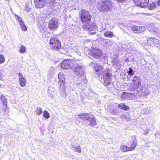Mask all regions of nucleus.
<instances>
[{"mask_svg": "<svg viewBox=\"0 0 160 160\" xmlns=\"http://www.w3.org/2000/svg\"><path fill=\"white\" fill-rule=\"evenodd\" d=\"M132 81L133 82V85L130 86L129 89L136 94L142 92L145 87L144 85L141 84L142 81L139 76L134 77Z\"/></svg>", "mask_w": 160, "mask_h": 160, "instance_id": "1", "label": "nucleus"}, {"mask_svg": "<svg viewBox=\"0 0 160 160\" xmlns=\"http://www.w3.org/2000/svg\"><path fill=\"white\" fill-rule=\"evenodd\" d=\"M78 117L83 121H87V124L92 127H94L96 124V119L94 116L90 113H81L78 115Z\"/></svg>", "mask_w": 160, "mask_h": 160, "instance_id": "2", "label": "nucleus"}, {"mask_svg": "<svg viewBox=\"0 0 160 160\" xmlns=\"http://www.w3.org/2000/svg\"><path fill=\"white\" fill-rule=\"evenodd\" d=\"M75 69L74 70V72L77 76L83 78V82L85 83L87 82V80L85 76H83L84 72V68L83 67L82 64L79 62L76 61L74 66Z\"/></svg>", "mask_w": 160, "mask_h": 160, "instance_id": "3", "label": "nucleus"}, {"mask_svg": "<svg viewBox=\"0 0 160 160\" xmlns=\"http://www.w3.org/2000/svg\"><path fill=\"white\" fill-rule=\"evenodd\" d=\"M112 3L110 1H106L99 2L98 9L101 12H105L112 9Z\"/></svg>", "mask_w": 160, "mask_h": 160, "instance_id": "4", "label": "nucleus"}, {"mask_svg": "<svg viewBox=\"0 0 160 160\" xmlns=\"http://www.w3.org/2000/svg\"><path fill=\"white\" fill-rule=\"evenodd\" d=\"M79 14L80 19L84 25H88L90 22L92 17L89 12L82 9L81 10Z\"/></svg>", "mask_w": 160, "mask_h": 160, "instance_id": "5", "label": "nucleus"}, {"mask_svg": "<svg viewBox=\"0 0 160 160\" xmlns=\"http://www.w3.org/2000/svg\"><path fill=\"white\" fill-rule=\"evenodd\" d=\"M75 60H66L62 62L61 65V68L63 69L72 68L74 67L75 63L76 62Z\"/></svg>", "mask_w": 160, "mask_h": 160, "instance_id": "6", "label": "nucleus"}, {"mask_svg": "<svg viewBox=\"0 0 160 160\" xmlns=\"http://www.w3.org/2000/svg\"><path fill=\"white\" fill-rule=\"evenodd\" d=\"M49 43L51 45H52V47L55 50H58L61 48V42L57 37L51 38Z\"/></svg>", "mask_w": 160, "mask_h": 160, "instance_id": "7", "label": "nucleus"}, {"mask_svg": "<svg viewBox=\"0 0 160 160\" xmlns=\"http://www.w3.org/2000/svg\"><path fill=\"white\" fill-rule=\"evenodd\" d=\"M59 23L57 19L52 18L49 21L48 23V27L51 30H57L59 26Z\"/></svg>", "mask_w": 160, "mask_h": 160, "instance_id": "8", "label": "nucleus"}, {"mask_svg": "<svg viewBox=\"0 0 160 160\" xmlns=\"http://www.w3.org/2000/svg\"><path fill=\"white\" fill-rule=\"evenodd\" d=\"M83 28L84 30L88 31L90 34L93 35L96 33L97 28L94 23H92L90 25H84Z\"/></svg>", "mask_w": 160, "mask_h": 160, "instance_id": "9", "label": "nucleus"}, {"mask_svg": "<svg viewBox=\"0 0 160 160\" xmlns=\"http://www.w3.org/2000/svg\"><path fill=\"white\" fill-rule=\"evenodd\" d=\"M112 77L111 71L110 70H109L105 72V75L103 77V79L107 85H108L110 83Z\"/></svg>", "mask_w": 160, "mask_h": 160, "instance_id": "10", "label": "nucleus"}, {"mask_svg": "<svg viewBox=\"0 0 160 160\" xmlns=\"http://www.w3.org/2000/svg\"><path fill=\"white\" fill-rule=\"evenodd\" d=\"M102 52L98 48H95L91 52V56L95 58H99L102 55Z\"/></svg>", "mask_w": 160, "mask_h": 160, "instance_id": "11", "label": "nucleus"}, {"mask_svg": "<svg viewBox=\"0 0 160 160\" xmlns=\"http://www.w3.org/2000/svg\"><path fill=\"white\" fill-rule=\"evenodd\" d=\"M131 28L132 31L137 33H141L144 32L146 30L144 27H138L134 25H131Z\"/></svg>", "mask_w": 160, "mask_h": 160, "instance_id": "12", "label": "nucleus"}, {"mask_svg": "<svg viewBox=\"0 0 160 160\" xmlns=\"http://www.w3.org/2000/svg\"><path fill=\"white\" fill-rule=\"evenodd\" d=\"M137 5L142 8H144L147 6L149 0H134Z\"/></svg>", "mask_w": 160, "mask_h": 160, "instance_id": "13", "label": "nucleus"}, {"mask_svg": "<svg viewBox=\"0 0 160 160\" xmlns=\"http://www.w3.org/2000/svg\"><path fill=\"white\" fill-rule=\"evenodd\" d=\"M148 43L150 45H153L158 47L159 43L158 40L153 38H149L148 40Z\"/></svg>", "mask_w": 160, "mask_h": 160, "instance_id": "14", "label": "nucleus"}, {"mask_svg": "<svg viewBox=\"0 0 160 160\" xmlns=\"http://www.w3.org/2000/svg\"><path fill=\"white\" fill-rule=\"evenodd\" d=\"M35 7L36 8H41L44 6L45 0H35Z\"/></svg>", "mask_w": 160, "mask_h": 160, "instance_id": "15", "label": "nucleus"}, {"mask_svg": "<svg viewBox=\"0 0 160 160\" xmlns=\"http://www.w3.org/2000/svg\"><path fill=\"white\" fill-rule=\"evenodd\" d=\"M18 74L19 77V80L20 85L22 87H25L26 83V79L21 73L19 72L18 73Z\"/></svg>", "mask_w": 160, "mask_h": 160, "instance_id": "16", "label": "nucleus"}, {"mask_svg": "<svg viewBox=\"0 0 160 160\" xmlns=\"http://www.w3.org/2000/svg\"><path fill=\"white\" fill-rule=\"evenodd\" d=\"M148 28L150 31L154 32L155 33H154V34H159L160 30H158L157 28L156 27L155 25L153 23L150 24L148 26Z\"/></svg>", "mask_w": 160, "mask_h": 160, "instance_id": "17", "label": "nucleus"}, {"mask_svg": "<svg viewBox=\"0 0 160 160\" xmlns=\"http://www.w3.org/2000/svg\"><path fill=\"white\" fill-rule=\"evenodd\" d=\"M132 93H126L123 92V94L122 95V98L126 99H130L132 98Z\"/></svg>", "mask_w": 160, "mask_h": 160, "instance_id": "18", "label": "nucleus"}, {"mask_svg": "<svg viewBox=\"0 0 160 160\" xmlns=\"http://www.w3.org/2000/svg\"><path fill=\"white\" fill-rule=\"evenodd\" d=\"M94 69L96 72H98L102 70V67L99 64L96 63L94 65Z\"/></svg>", "mask_w": 160, "mask_h": 160, "instance_id": "19", "label": "nucleus"}, {"mask_svg": "<svg viewBox=\"0 0 160 160\" xmlns=\"http://www.w3.org/2000/svg\"><path fill=\"white\" fill-rule=\"evenodd\" d=\"M58 78L59 80V83L63 82L65 80V78L63 73L62 72L59 73L58 74Z\"/></svg>", "mask_w": 160, "mask_h": 160, "instance_id": "20", "label": "nucleus"}, {"mask_svg": "<svg viewBox=\"0 0 160 160\" xmlns=\"http://www.w3.org/2000/svg\"><path fill=\"white\" fill-rule=\"evenodd\" d=\"M137 145V141L135 140H133L130 147H129V150L130 151H133L134 149Z\"/></svg>", "mask_w": 160, "mask_h": 160, "instance_id": "21", "label": "nucleus"}, {"mask_svg": "<svg viewBox=\"0 0 160 160\" xmlns=\"http://www.w3.org/2000/svg\"><path fill=\"white\" fill-rule=\"evenodd\" d=\"M118 107L120 109L125 110H128L129 109V107L126 105L125 103H123L119 104Z\"/></svg>", "mask_w": 160, "mask_h": 160, "instance_id": "22", "label": "nucleus"}, {"mask_svg": "<svg viewBox=\"0 0 160 160\" xmlns=\"http://www.w3.org/2000/svg\"><path fill=\"white\" fill-rule=\"evenodd\" d=\"M104 36L106 37H109L110 38H112L113 36H115L113 34L112 32L110 31H106L104 32Z\"/></svg>", "mask_w": 160, "mask_h": 160, "instance_id": "23", "label": "nucleus"}, {"mask_svg": "<svg viewBox=\"0 0 160 160\" xmlns=\"http://www.w3.org/2000/svg\"><path fill=\"white\" fill-rule=\"evenodd\" d=\"M56 71L55 69L53 67H50L48 71V74L50 75H53Z\"/></svg>", "mask_w": 160, "mask_h": 160, "instance_id": "24", "label": "nucleus"}, {"mask_svg": "<svg viewBox=\"0 0 160 160\" xmlns=\"http://www.w3.org/2000/svg\"><path fill=\"white\" fill-rule=\"evenodd\" d=\"M121 149L122 151L124 152L130 151L129 148V147H128L127 146L123 145L121 146Z\"/></svg>", "mask_w": 160, "mask_h": 160, "instance_id": "25", "label": "nucleus"}, {"mask_svg": "<svg viewBox=\"0 0 160 160\" xmlns=\"http://www.w3.org/2000/svg\"><path fill=\"white\" fill-rule=\"evenodd\" d=\"M43 117L46 119H48L50 115L48 112L46 110H45L43 113Z\"/></svg>", "mask_w": 160, "mask_h": 160, "instance_id": "26", "label": "nucleus"}, {"mask_svg": "<svg viewBox=\"0 0 160 160\" xmlns=\"http://www.w3.org/2000/svg\"><path fill=\"white\" fill-rule=\"evenodd\" d=\"M112 108H112L110 110L109 112L112 115H115L118 112L117 108H115L114 107H113Z\"/></svg>", "mask_w": 160, "mask_h": 160, "instance_id": "27", "label": "nucleus"}, {"mask_svg": "<svg viewBox=\"0 0 160 160\" xmlns=\"http://www.w3.org/2000/svg\"><path fill=\"white\" fill-rule=\"evenodd\" d=\"M73 148L74 149V150L76 152H77L79 153L81 152V148L80 146H78L76 147V146H73Z\"/></svg>", "mask_w": 160, "mask_h": 160, "instance_id": "28", "label": "nucleus"}, {"mask_svg": "<svg viewBox=\"0 0 160 160\" xmlns=\"http://www.w3.org/2000/svg\"><path fill=\"white\" fill-rule=\"evenodd\" d=\"M0 99L3 103H7V101L5 97L3 95L0 96Z\"/></svg>", "mask_w": 160, "mask_h": 160, "instance_id": "29", "label": "nucleus"}, {"mask_svg": "<svg viewBox=\"0 0 160 160\" xmlns=\"http://www.w3.org/2000/svg\"><path fill=\"white\" fill-rule=\"evenodd\" d=\"M156 7V5L154 3L152 2V3H150L148 5V8L150 10H152Z\"/></svg>", "mask_w": 160, "mask_h": 160, "instance_id": "30", "label": "nucleus"}, {"mask_svg": "<svg viewBox=\"0 0 160 160\" xmlns=\"http://www.w3.org/2000/svg\"><path fill=\"white\" fill-rule=\"evenodd\" d=\"M36 114L38 115H40L41 113L42 112V108H37L36 111H35Z\"/></svg>", "mask_w": 160, "mask_h": 160, "instance_id": "31", "label": "nucleus"}, {"mask_svg": "<svg viewBox=\"0 0 160 160\" xmlns=\"http://www.w3.org/2000/svg\"><path fill=\"white\" fill-rule=\"evenodd\" d=\"M20 25L21 28L23 31H27V28L23 22H21Z\"/></svg>", "mask_w": 160, "mask_h": 160, "instance_id": "32", "label": "nucleus"}, {"mask_svg": "<svg viewBox=\"0 0 160 160\" xmlns=\"http://www.w3.org/2000/svg\"><path fill=\"white\" fill-rule=\"evenodd\" d=\"M19 51L21 53H23L25 52L26 48L23 45H21Z\"/></svg>", "mask_w": 160, "mask_h": 160, "instance_id": "33", "label": "nucleus"}, {"mask_svg": "<svg viewBox=\"0 0 160 160\" xmlns=\"http://www.w3.org/2000/svg\"><path fill=\"white\" fill-rule=\"evenodd\" d=\"M128 75L132 76L134 74V71L132 68H129V70L128 71Z\"/></svg>", "mask_w": 160, "mask_h": 160, "instance_id": "34", "label": "nucleus"}, {"mask_svg": "<svg viewBox=\"0 0 160 160\" xmlns=\"http://www.w3.org/2000/svg\"><path fill=\"white\" fill-rule=\"evenodd\" d=\"M5 61V58L3 55H0V64L4 63Z\"/></svg>", "mask_w": 160, "mask_h": 160, "instance_id": "35", "label": "nucleus"}, {"mask_svg": "<svg viewBox=\"0 0 160 160\" xmlns=\"http://www.w3.org/2000/svg\"><path fill=\"white\" fill-rule=\"evenodd\" d=\"M8 110L7 103H3V108L2 110L5 112Z\"/></svg>", "mask_w": 160, "mask_h": 160, "instance_id": "36", "label": "nucleus"}, {"mask_svg": "<svg viewBox=\"0 0 160 160\" xmlns=\"http://www.w3.org/2000/svg\"><path fill=\"white\" fill-rule=\"evenodd\" d=\"M16 16L17 17L16 18H17V19L18 21L19 22V24H21V22H23V21H22V19L20 17L18 16H17V15H16Z\"/></svg>", "mask_w": 160, "mask_h": 160, "instance_id": "37", "label": "nucleus"}, {"mask_svg": "<svg viewBox=\"0 0 160 160\" xmlns=\"http://www.w3.org/2000/svg\"><path fill=\"white\" fill-rule=\"evenodd\" d=\"M105 27H103V26L102 27V28H101L100 29V30L101 31H103L104 30H105Z\"/></svg>", "mask_w": 160, "mask_h": 160, "instance_id": "38", "label": "nucleus"}, {"mask_svg": "<svg viewBox=\"0 0 160 160\" xmlns=\"http://www.w3.org/2000/svg\"><path fill=\"white\" fill-rule=\"evenodd\" d=\"M125 118H126L125 120H126L130 121L131 120L130 118H127L126 117H125Z\"/></svg>", "mask_w": 160, "mask_h": 160, "instance_id": "39", "label": "nucleus"}, {"mask_svg": "<svg viewBox=\"0 0 160 160\" xmlns=\"http://www.w3.org/2000/svg\"><path fill=\"white\" fill-rule=\"evenodd\" d=\"M132 139H135V136H132Z\"/></svg>", "mask_w": 160, "mask_h": 160, "instance_id": "40", "label": "nucleus"}, {"mask_svg": "<svg viewBox=\"0 0 160 160\" xmlns=\"http://www.w3.org/2000/svg\"><path fill=\"white\" fill-rule=\"evenodd\" d=\"M149 131V130H148V129H147L146 131H145V132H146V133H148V132Z\"/></svg>", "mask_w": 160, "mask_h": 160, "instance_id": "41", "label": "nucleus"}, {"mask_svg": "<svg viewBox=\"0 0 160 160\" xmlns=\"http://www.w3.org/2000/svg\"><path fill=\"white\" fill-rule=\"evenodd\" d=\"M158 5L160 6V0L158 2Z\"/></svg>", "mask_w": 160, "mask_h": 160, "instance_id": "42", "label": "nucleus"}, {"mask_svg": "<svg viewBox=\"0 0 160 160\" xmlns=\"http://www.w3.org/2000/svg\"><path fill=\"white\" fill-rule=\"evenodd\" d=\"M25 9V10L26 11H28L29 9H28V8H26Z\"/></svg>", "mask_w": 160, "mask_h": 160, "instance_id": "43", "label": "nucleus"}, {"mask_svg": "<svg viewBox=\"0 0 160 160\" xmlns=\"http://www.w3.org/2000/svg\"><path fill=\"white\" fill-rule=\"evenodd\" d=\"M51 2H53V3H54V2H55L54 0H51Z\"/></svg>", "mask_w": 160, "mask_h": 160, "instance_id": "44", "label": "nucleus"}, {"mask_svg": "<svg viewBox=\"0 0 160 160\" xmlns=\"http://www.w3.org/2000/svg\"><path fill=\"white\" fill-rule=\"evenodd\" d=\"M159 35H160V30H159Z\"/></svg>", "mask_w": 160, "mask_h": 160, "instance_id": "45", "label": "nucleus"}, {"mask_svg": "<svg viewBox=\"0 0 160 160\" xmlns=\"http://www.w3.org/2000/svg\"><path fill=\"white\" fill-rule=\"evenodd\" d=\"M122 116V117H125V116H124V115H123V116ZM123 118V117H122V118Z\"/></svg>", "mask_w": 160, "mask_h": 160, "instance_id": "46", "label": "nucleus"}, {"mask_svg": "<svg viewBox=\"0 0 160 160\" xmlns=\"http://www.w3.org/2000/svg\"><path fill=\"white\" fill-rule=\"evenodd\" d=\"M6 1H9V0H5Z\"/></svg>", "mask_w": 160, "mask_h": 160, "instance_id": "47", "label": "nucleus"}, {"mask_svg": "<svg viewBox=\"0 0 160 160\" xmlns=\"http://www.w3.org/2000/svg\"><path fill=\"white\" fill-rule=\"evenodd\" d=\"M80 83H81V82H79V83H79V84H80Z\"/></svg>", "mask_w": 160, "mask_h": 160, "instance_id": "48", "label": "nucleus"}]
</instances>
